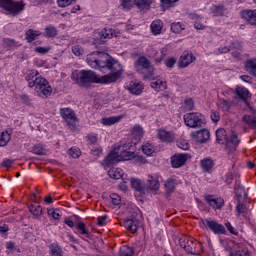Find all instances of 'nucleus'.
Returning a JSON list of instances; mask_svg holds the SVG:
<instances>
[{"instance_id": "nucleus-25", "label": "nucleus", "mask_w": 256, "mask_h": 256, "mask_svg": "<svg viewBox=\"0 0 256 256\" xmlns=\"http://www.w3.org/2000/svg\"><path fill=\"white\" fill-rule=\"evenodd\" d=\"M246 71L256 78V58L248 59L245 63Z\"/></svg>"}, {"instance_id": "nucleus-56", "label": "nucleus", "mask_w": 256, "mask_h": 256, "mask_svg": "<svg viewBox=\"0 0 256 256\" xmlns=\"http://www.w3.org/2000/svg\"><path fill=\"white\" fill-rule=\"evenodd\" d=\"M111 202L113 205H120L121 204V196L118 194H111L110 195Z\"/></svg>"}, {"instance_id": "nucleus-17", "label": "nucleus", "mask_w": 256, "mask_h": 256, "mask_svg": "<svg viewBox=\"0 0 256 256\" xmlns=\"http://www.w3.org/2000/svg\"><path fill=\"white\" fill-rule=\"evenodd\" d=\"M120 35L121 31L111 28H103L99 32L100 39H112V37H119Z\"/></svg>"}, {"instance_id": "nucleus-30", "label": "nucleus", "mask_w": 256, "mask_h": 256, "mask_svg": "<svg viewBox=\"0 0 256 256\" xmlns=\"http://www.w3.org/2000/svg\"><path fill=\"white\" fill-rule=\"evenodd\" d=\"M39 35H41V31L29 29L25 33V39L28 43H33V41H35V38L39 37Z\"/></svg>"}, {"instance_id": "nucleus-60", "label": "nucleus", "mask_w": 256, "mask_h": 256, "mask_svg": "<svg viewBox=\"0 0 256 256\" xmlns=\"http://www.w3.org/2000/svg\"><path fill=\"white\" fill-rule=\"evenodd\" d=\"M50 50L51 48L41 47V46L35 48L36 53H39L40 55H45Z\"/></svg>"}, {"instance_id": "nucleus-14", "label": "nucleus", "mask_w": 256, "mask_h": 256, "mask_svg": "<svg viewBox=\"0 0 256 256\" xmlns=\"http://www.w3.org/2000/svg\"><path fill=\"white\" fill-rule=\"evenodd\" d=\"M189 159V155L187 154H176L171 157V165L174 169H179V167H183L187 160Z\"/></svg>"}, {"instance_id": "nucleus-64", "label": "nucleus", "mask_w": 256, "mask_h": 256, "mask_svg": "<svg viewBox=\"0 0 256 256\" xmlns=\"http://www.w3.org/2000/svg\"><path fill=\"white\" fill-rule=\"evenodd\" d=\"M225 183H227V185H231V183H233V172L226 173Z\"/></svg>"}, {"instance_id": "nucleus-2", "label": "nucleus", "mask_w": 256, "mask_h": 256, "mask_svg": "<svg viewBox=\"0 0 256 256\" xmlns=\"http://www.w3.org/2000/svg\"><path fill=\"white\" fill-rule=\"evenodd\" d=\"M25 80L28 83V87L33 89L35 95L45 99L53 93V89L47 79L41 77L39 72L35 69L27 70L24 73Z\"/></svg>"}, {"instance_id": "nucleus-4", "label": "nucleus", "mask_w": 256, "mask_h": 256, "mask_svg": "<svg viewBox=\"0 0 256 256\" xmlns=\"http://www.w3.org/2000/svg\"><path fill=\"white\" fill-rule=\"evenodd\" d=\"M134 67L137 73H140V75H142L144 80L153 79V75H155V67L151 65V61L147 59V57H139L136 60Z\"/></svg>"}, {"instance_id": "nucleus-50", "label": "nucleus", "mask_w": 256, "mask_h": 256, "mask_svg": "<svg viewBox=\"0 0 256 256\" xmlns=\"http://www.w3.org/2000/svg\"><path fill=\"white\" fill-rule=\"evenodd\" d=\"M131 1L132 0H120L121 7L124 9V11H131V7H133Z\"/></svg>"}, {"instance_id": "nucleus-19", "label": "nucleus", "mask_w": 256, "mask_h": 256, "mask_svg": "<svg viewBox=\"0 0 256 256\" xmlns=\"http://www.w3.org/2000/svg\"><path fill=\"white\" fill-rule=\"evenodd\" d=\"M205 201L209 204L212 209H221L225 202L223 201L222 198H215L211 195H208L205 197Z\"/></svg>"}, {"instance_id": "nucleus-53", "label": "nucleus", "mask_w": 256, "mask_h": 256, "mask_svg": "<svg viewBox=\"0 0 256 256\" xmlns=\"http://www.w3.org/2000/svg\"><path fill=\"white\" fill-rule=\"evenodd\" d=\"M236 193H239V195H244V197H247V193L245 192V187L241 186V183H236L234 187Z\"/></svg>"}, {"instance_id": "nucleus-12", "label": "nucleus", "mask_w": 256, "mask_h": 256, "mask_svg": "<svg viewBox=\"0 0 256 256\" xmlns=\"http://www.w3.org/2000/svg\"><path fill=\"white\" fill-rule=\"evenodd\" d=\"M195 59L196 58L194 57L193 53L184 51L179 58V67H181V69H185V67H189V65H191Z\"/></svg>"}, {"instance_id": "nucleus-48", "label": "nucleus", "mask_w": 256, "mask_h": 256, "mask_svg": "<svg viewBox=\"0 0 256 256\" xmlns=\"http://www.w3.org/2000/svg\"><path fill=\"white\" fill-rule=\"evenodd\" d=\"M62 240L64 243H75V237H73V235L69 234L68 232H65L62 235Z\"/></svg>"}, {"instance_id": "nucleus-35", "label": "nucleus", "mask_w": 256, "mask_h": 256, "mask_svg": "<svg viewBox=\"0 0 256 256\" xmlns=\"http://www.w3.org/2000/svg\"><path fill=\"white\" fill-rule=\"evenodd\" d=\"M243 123L252 127V129H256V117L251 115H244L242 118Z\"/></svg>"}, {"instance_id": "nucleus-28", "label": "nucleus", "mask_w": 256, "mask_h": 256, "mask_svg": "<svg viewBox=\"0 0 256 256\" xmlns=\"http://www.w3.org/2000/svg\"><path fill=\"white\" fill-rule=\"evenodd\" d=\"M235 93L239 99H242V101H247V99H249V90L243 86H238Z\"/></svg>"}, {"instance_id": "nucleus-10", "label": "nucleus", "mask_w": 256, "mask_h": 256, "mask_svg": "<svg viewBox=\"0 0 256 256\" xmlns=\"http://www.w3.org/2000/svg\"><path fill=\"white\" fill-rule=\"evenodd\" d=\"M191 137L193 140L196 141V143H205L206 141H209L211 133L207 129H202L199 131L192 132Z\"/></svg>"}, {"instance_id": "nucleus-47", "label": "nucleus", "mask_w": 256, "mask_h": 256, "mask_svg": "<svg viewBox=\"0 0 256 256\" xmlns=\"http://www.w3.org/2000/svg\"><path fill=\"white\" fill-rule=\"evenodd\" d=\"M76 0H57L58 7L65 8L69 7V5H73Z\"/></svg>"}, {"instance_id": "nucleus-23", "label": "nucleus", "mask_w": 256, "mask_h": 256, "mask_svg": "<svg viewBox=\"0 0 256 256\" xmlns=\"http://www.w3.org/2000/svg\"><path fill=\"white\" fill-rule=\"evenodd\" d=\"M240 141L235 132H232L230 139H226V147L230 149V151H235L237 149V145H239Z\"/></svg>"}, {"instance_id": "nucleus-62", "label": "nucleus", "mask_w": 256, "mask_h": 256, "mask_svg": "<svg viewBox=\"0 0 256 256\" xmlns=\"http://www.w3.org/2000/svg\"><path fill=\"white\" fill-rule=\"evenodd\" d=\"M48 215L53 219H59V217H61V214H59V211L53 210V209L48 210Z\"/></svg>"}, {"instance_id": "nucleus-1", "label": "nucleus", "mask_w": 256, "mask_h": 256, "mask_svg": "<svg viewBox=\"0 0 256 256\" xmlns=\"http://www.w3.org/2000/svg\"><path fill=\"white\" fill-rule=\"evenodd\" d=\"M99 58H95L90 56L87 58V63L92 67V69H100L102 73H107L102 77H99L97 73L92 70H82V71H74L72 73L71 79L75 81L76 85L79 87H84L85 89H89L93 83H115L121 75H123V68L121 64L117 62H113L111 56L107 53H98Z\"/></svg>"}, {"instance_id": "nucleus-55", "label": "nucleus", "mask_w": 256, "mask_h": 256, "mask_svg": "<svg viewBox=\"0 0 256 256\" xmlns=\"http://www.w3.org/2000/svg\"><path fill=\"white\" fill-rule=\"evenodd\" d=\"M77 229L78 231H81V235H86L87 237H89V231H87L85 223H78Z\"/></svg>"}, {"instance_id": "nucleus-8", "label": "nucleus", "mask_w": 256, "mask_h": 256, "mask_svg": "<svg viewBox=\"0 0 256 256\" xmlns=\"http://www.w3.org/2000/svg\"><path fill=\"white\" fill-rule=\"evenodd\" d=\"M184 123L187 127L195 129L203 125V114L199 112H190L184 115Z\"/></svg>"}, {"instance_id": "nucleus-58", "label": "nucleus", "mask_w": 256, "mask_h": 256, "mask_svg": "<svg viewBox=\"0 0 256 256\" xmlns=\"http://www.w3.org/2000/svg\"><path fill=\"white\" fill-rule=\"evenodd\" d=\"M236 211L238 215H241L247 212V207L243 203H238L236 206Z\"/></svg>"}, {"instance_id": "nucleus-29", "label": "nucleus", "mask_w": 256, "mask_h": 256, "mask_svg": "<svg viewBox=\"0 0 256 256\" xmlns=\"http://www.w3.org/2000/svg\"><path fill=\"white\" fill-rule=\"evenodd\" d=\"M150 27L153 35H161V31L163 29V22L161 20H154L151 23Z\"/></svg>"}, {"instance_id": "nucleus-32", "label": "nucleus", "mask_w": 256, "mask_h": 256, "mask_svg": "<svg viewBox=\"0 0 256 256\" xmlns=\"http://www.w3.org/2000/svg\"><path fill=\"white\" fill-rule=\"evenodd\" d=\"M142 153L146 155L147 157L153 156V153H155V147L153 144L146 142L142 145Z\"/></svg>"}, {"instance_id": "nucleus-27", "label": "nucleus", "mask_w": 256, "mask_h": 256, "mask_svg": "<svg viewBox=\"0 0 256 256\" xmlns=\"http://www.w3.org/2000/svg\"><path fill=\"white\" fill-rule=\"evenodd\" d=\"M216 141L220 145L227 142V131H225V129L219 128L216 130Z\"/></svg>"}, {"instance_id": "nucleus-26", "label": "nucleus", "mask_w": 256, "mask_h": 256, "mask_svg": "<svg viewBox=\"0 0 256 256\" xmlns=\"http://www.w3.org/2000/svg\"><path fill=\"white\" fill-rule=\"evenodd\" d=\"M242 46L239 42H233L231 46H222L218 48L217 54L221 55L222 53H229L232 49H239L241 50Z\"/></svg>"}, {"instance_id": "nucleus-45", "label": "nucleus", "mask_w": 256, "mask_h": 256, "mask_svg": "<svg viewBox=\"0 0 256 256\" xmlns=\"http://www.w3.org/2000/svg\"><path fill=\"white\" fill-rule=\"evenodd\" d=\"M68 155L72 157V159H79L81 157V150L79 148H70L68 151Z\"/></svg>"}, {"instance_id": "nucleus-36", "label": "nucleus", "mask_w": 256, "mask_h": 256, "mask_svg": "<svg viewBox=\"0 0 256 256\" xmlns=\"http://www.w3.org/2000/svg\"><path fill=\"white\" fill-rule=\"evenodd\" d=\"M50 255H57L59 253H63V248L59 245V243L54 242L49 245Z\"/></svg>"}, {"instance_id": "nucleus-57", "label": "nucleus", "mask_w": 256, "mask_h": 256, "mask_svg": "<svg viewBox=\"0 0 256 256\" xmlns=\"http://www.w3.org/2000/svg\"><path fill=\"white\" fill-rule=\"evenodd\" d=\"M166 67H168L169 69H173V67H175V64L177 63V60H175V58H168L164 61Z\"/></svg>"}, {"instance_id": "nucleus-37", "label": "nucleus", "mask_w": 256, "mask_h": 256, "mask_svg": "<svg viewBox=\"0 0 256 256\" xmlns=\"http://www.w3.org/2000/svg\"><path fill=\"white\" fill-rule=\"evenodd\" d=\"M32 151L34 155H47V148L43 144H36Z\"/></svg>"}, {"instance_id": "nucleus-39", "label": "nucleus", "mask_w": 256, "mask_h": 256, "mask_svg": "<svg viewBox=\"0 0 256 256\" xmlns=\"http://www.w3.org/2000/svg\"><path fill=\"white\" fill-rule=\"evenodd\" d=\"M29 211L34 215L35 217H41L43 215V208H41L40 205L35 206V205H30L29 206Z\"/></svg>"}, {"instance_id": "nucleus-24", "label": "nucleus", "mask_w": 256, "mask_h": 256, "mask_svg": "<svg viewBox=\"0 0 256 256\" xmlns=\"http://www.w3.org/2000/svg\"><path fill=\"white\" fill-rule=\"evenodd\" d=\"M134 5H136L140 11H149L151 5H153V0H134Z\"/></svg>"}, {"instance_id": "nucleus-11", "label": "nucleus", "mask_w": 256, "mask_h": 256, "mask_svg": "<svg viewBox=\"0 0 256 256\" xmlns=\"http://www.w3.org/2000/svg\"><path fill=\"white\" fill-rule=\"evenodd\" d=\"M131 187L134 191H137L140 195H147L149 194V188L145 185V183L139 179L132 178L130 180Z\"/></svg>"}, {"instance_id": "nucleus-5", "label": "nucleus", "mask_w": 256, "mask_h": 256, "mask_svg": "<svg viewBox=\"0 0 256 256\" xmlns=\"http://www.w3.org/2000/svg\"><path fill=\"white\" fill-rule=\"evenodd\" d=\"M60 115L64 119L68 129L70 131H77V115L71 108H61Z\"/></svg>"}, {"instance_id": "nucleus-33", "label": "nucleus", "mask_w": 256, "mask_h": 256, "mask_svg": "<svg viewBox=\"0 0 256 256\" xmlns=\"http://www.w3.org/2000/svg\"><path fill=\"white\" fill-rule=\"evenodd\" d=\"M200 165L203 171H206L207 173H209V171L213 169V165L215 164L213 163V160L211 158H204L203 160H201Z\"/></svg>"}, {"instance_id": "nucleus-3", "label": "nucleus", "mask_w": 256, "mask_h": 256, "mask_svg": "<svg viewBox=\"0 0 256 256\" xmlns=\"http://www.w3.org/2000/svg\"><path fill=\"white\" fill-rule=\"evenodd\" d=\"M130 159H135V153L127 151V146L118 145L113 151L102 161L103 167H113L121 161H130Z\"/></svg>"}, {"instance_id": "nucleus-61", "label": "nucleus", "mask_w": 256, "mask_h": 256, "mask_svg": "<svg viewBox=\"0 0 256 256\" xmlns=\"http://www.w3.org/2000/svg\"><path fill=\"white\" fill-rule=\"evenodd\" d=\"M106 221H107V216L106 215L100 216L97 219V225H99L100 227H103V226L107 225Z\"/></svg>"}, {"instance_id": "nucleus-38", "label": "nucleus", "mask_w": 256, "mask_h": 256, "mask_svg": "<svg viewBox=\"0 0 256 256\" xmlns=\"http://www.w3.org/2000/svg\"><path fill=\"white\" fill-rule=\"evenodd\" d=\"M45 37H57V28L53 25H48L44 30Z\"/></svg>"}, {"instance_id": "nucleus-52", "label": "nucleus", "mask_w": 256, "mask_h": 256, "mask_svg": "<svg viewBox=\"0 0 256 256\" xmlns=\"http://www.w3.org/2000/svg\"><path fill=\"white\" fill-rule=\"evenodd\" d=\"M183 30V25L181 23H172L171 24V31L173 33H180Z\"/></svg>"}, {"instance_id": "nucleus-43", "label": "nucleus", "mask_w": 256, "mask_h": 256, "mask_svg": "<svg viewBox=\"0 0 256 256\" xmlns=\"http://www.w3.org/2000/svg\"><path fill=\"white\" fill-rule=\"evenodd\" d=\"M164 186L167 193H173V191H175V180L168 179Z\"/></svg>"}, {"instance_id": "nucleus-49", "label": "nucleus", "mask_w": 256, "mask_h": 256, "mask_svg": "<svg viewBox=\"0 0 256 256\" xmlns=\"http://www.w3.org/2000/svg\"><path fill=\"white\" fill-rule=\"evenodd\" d=\"M72 53L74 55H76V57H81V55H83V53H84V50L81 46L74 45V46H72Z\"/></svg>"}, {"instance_id": "nucleus-31", "label": "nucleus", "mask_w": 256, "mask_h": 256, "mask_svg": "<svg viewBox=\"0 0 256 256\" xmlns=\"http://www.w3.org/2000/svg\"><path fill=\"white\" fill-rule=\"evenodd\" d=\"M11 141V132L3 131L0 133V147H6V145Z\"/></svg>"}, {"instance_id": "nucleus-21", "label": "nucleus", "mask_w": 256, "mask_h": 256, "mask_svg": "<svg viewBox=\"0 0 256 256\" xmlns=\"http://www.w3.org/2000/svg\"><path fill=\"white\" fill-rule=\"evenodd\" d=\"M108 175L110 179H122L124 183H127L128 181L127 178H125L121 168H112L108 170Z\"/></svg>"}, {"instance_id": "nucleus-18", "label": "nucleus", "mask_w": 256, "mask_h": 256, "mask_svg": "<svg viewBox=\"0 0 256 256\" xmlns=\"http://www.w3.org/2000/svg\"><path fill=\"white\" fill-rule=\"evenodd\" d=\"M241 17L246 23L256 27V10H244L241 12Z\"/></svg>"}, {"instance_id": "nucleus-20", "label": "nucleus", "mask_w": 256, "mask_h": 256, "mask_svg": "<svg viewBox=\"0 0 256 256\" xmlns=\"http://www.w3.org/2000/svg\"><path fill=\"white\" fill-rule=\"evenodd\" d=\"M127 89L132 95H141L145 87L141 82H130V84L127 86Z\"/></svg>"}, {"instance_id": "nucleus-6", "label": "nucleus", "mask_w": 256, "mask_h": 256, "mask_svg": "<svg viewBox=\"0 0 256 256\" xmlns=\"http://www.w3.org/2000/svg\"><path fill=\"white\" fill-rule=\"evenodd\" d=\"M0 7L5 9L9 15H19L25 9V4L13 2V0H0Z\"/></svg>"}, {"instance_id": "nucleus-54", "label": "nucleus", "mask_w": 256, "mask_h": 256, "mask_svg": "<svg viewBox=\"0 0 256 256\" xmlns=\"http://www.w3.org/2000/svg\"><path fill=\"white\" fill-rule=\"evenodd\" d=\"M179 149H182V151H189V142L186 140H180L177 143Z\"/></svg>"}, {"instance_id": "nucleus-40", "label": "nucleus", "mask_w": 256, "mask_h": 256, "mask_svg": "<svg viewBox=\"0 0 256 256\" xmlns=\"http://www.w3.org/2000/svg\"><path fill=\"white\" fill-rule=\"evenodd\" d=\"M135 251L132 247L129 246H122L120 248L119 256H133Z\"/></svg>"}, {"instance_id": "nucleus-41", "label": "nucleus", "mask_w": 256, "mask_h": 256, "mask_svg": "<svg viewBox=\"0 0 256 256\" xmlns=\"http://www.w3.org/2000/svg\"><path fill=\"white\" fill-rule=\"evenodd\" d=\"M132 135L135 139H141L143 137V128L139 125H136L132 128Z\"/></svg>"}, {"instance_id": "nucleus-63", "label": "nucleus", "mask_w": 256, "mask_h": 256, "mask_svg": "<svg viewBox=\"0 0 256 256\" xmlns=\"http://www.w3.org/2000/svg\"><path fill=\"white\" fill-rule=\"evenodd\" d=\"M184 107L187 111H191L193 109V99H187L184 101Z\"/></svg>"}, {"instance_id": "nucleus-9", "label": "nucleus", "mask_w": 256, "mask_h": 256, "mask_svg": "<svg viewBox=\"0 0 256 256\" xmlns=\"http://www.w3.org/2000/svg\"><path fill=\"white\" fill-rule=\"evenodd\" d=\"M179 245L188 255H197V243L192 237L182 236L179 239Z\"/></svg>"}, {"instance_id": "nucleus-59", "label": "nucleus", "mask_w": 256, "mask_h": 256, "mask_svg": "<svg viewBox=\"0 0 256 256\" xmlns=\"http://www.w3.org/2000/svg\"><path fill=\"white\" fill-rule=\"evenodd\" d=\"M161 56L159 58L155 59V63H157L159 65V63H161V61H163V59H165V56L167 55V48H162L160 50Z\"/></svg>"}, {"instance_id": "nucleus-15", "label": "nucleus", "mask_w": 256, "mask_h": 256, "mask_svg": "<svg viewBox=\"0 0 256 256\" xmlns=\"http://www.w3.org/2000/svg\"><path fill=\"white\" fill-rule=\"evenodd\" d=\"M157 136L163 143H173V141H175V134L165 129H159Z\"/></svg>"}, {"instance_id": "nucleus-34", "label": "nucleus", "mask_w": 256, "mask_h": 256, "mask_svg": "<svg viewBox=\"0 0 256 256\" xmlns=\"http://www.w3.org/2000/svg\"><path fill=\"white\" fill-rule=\"evenodd\" d=\"M121 121V116H111L108 118H102L101 123L102 125H115V123H119Z\"/></svg>"}, {"instance_id": "nucleus-51", "label": "nucleus", "mask_w": 256, "mask_h": 256, "mask_svg": "<svg viewBox=\"0 0 256 256\" xmlns=\"http://www.w3.org/2000/svg\"><path fill=\"white\" fill-rule=\"evenodd\" d=\"M210 118L213 121V123H219V120L221 119V115L219 114V112L215 110H211Z\"/></svg>"}, {"instance_id": "nucleus-44", "label": "nucleus", "mask_w": 256, "mask_h": 256, "mask_svg": "<svg viewBox=\"0 0 256 256\" xmlns=\"http://www.w3.org/2000/svg\"><path fill=\"white\" fill-rule=\"evenodd\" d=\"M160 1L164 9H171V7H175V3H178L179 0H160Z\"/></svg>"}, {"instance_id": "nucleus-16", "label": "nucleus", "mask_w": 256, "mask_h": 256, "mask_svg": "<svg viewBox=\"0 0 256 256\" xmlns=\"http://www.w3.org/2000/svg\"><path fill=\"white\" fill-rule=\"evenodd\" d=\"M139 219L135 218V217H128L125 221H124V226L126 227V229H128V231H130V233H137V229H139Z\"/></svg>"}, {"instance_id": "nucleus-13", "label": "nucleus", "mask_w": 256, "mask_h": 256, "mask_svg": "<svg viewBox=\"0 0 256 256\" xmlns=\"http://www.w3.org/2000/svg\"><path fill=\"white\" fill-rule=\"evenodd\" d=\"M147 189H149V193L151 191H159L161 184L159 183V176L158 174H149L147 178Z\"/></svg>"}, {"instance_id": "nucleus-7", "label": "nucleus", "mask_w": 256, "mask_h": 256, "mask_svg": "<svg viewBox=\"0 0 256 256\" xmlns=\"http://www.w3.org/2000/svg\"><path fill=\"white\" fill-rule=\"evenodd\" d=\"M200 223L201 227L209 229L215 235H225V226H223V224H219L212 218L201 219Z\"/></svg>"}, {"instance_id": "nucleus-46", "label": "nucleus", "mask_w": 256, "mask_h": 256, "mask_svg": "<svg viewBox=\"0 0 256 256\" xmlns=\"http://www.w3.org/2000/svg\"><path fill=\"white\" fill-rule=\"evenodd\" d=\"M2 42L4 47H7L8 49H11L17 45V42L11 38H4Z\"/></svg>"}, {"instance_id": "nucleus-22", "label": "nucleus", "mask_w": 256, "mask_h": 256, "mask_svg": "<svg viewBox=\"0 0 256 256\" xmlns=\"http://www.w3.org/2000/svg\"><path fill=\"white\" fill-rule=\"evenodd\" d=\"M151 87L152 89H155V91H165L167 89V82L163 79H156L153 76V79H151Z\"/></svg>"}, {"instance_id": "nucleus-42", "label": "nucleus", "mask_w": 256, "mask_h": 256, "mask_svg": "<svg viewBox=\"0 0 256 256\" xmlns=\"http://www.w3.org/2000/svg\"><path fill=\"white\" fill-rule=\"evenodd\" d=\"M219 105H220L222 111L229 112L231 110V102H229L228 100L220 99Z\"/></svg>"}]
</instances>
